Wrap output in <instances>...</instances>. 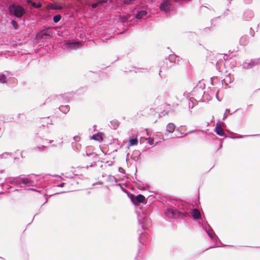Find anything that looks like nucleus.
Instances as JSON below:
<instances>
[{
    "instance_id": "nucleus-1",
    "label": "nucleus",
    "mask_w": 260,
    "mask_h": 260,
    "mask_svg": "<svg viewBox=\"0 0 260 260\" xmlns=\"http://www.w3.org/2000/svg\"><path fill=\"white\" fill-rule=\"evenodd\" d=\"M9 10L11 13L17 18H21L26 12L25 9L20 5H12L10 6Z\"/></svg>"
},
{
    "instance_id": "nucleus-2",
    "label": "nucleus",
    "mask_w": 260,
    "mask_h": 260,
    "mask_svg": "<svg viewBox=\"0 0 260 260\" xmlns=\"http://www.w3.org/2000/svg\"><path fill=\"white\" fill-rule=\"evenodd\" d=\"M165 214L167 216L170 218H175L178 217H182L186 216L187 214L186 212H181L178 211L176 209L168 208L167 209Z\"/></svg>"
},
{
    "instance_id": "nucleus-3",
    "label": "nucleus",
    "mask_w": 260,
    "mask_h": 260,
    "mask_svg": "<svg viewBox=\"0 0 260 260\" xmlns=\"http://www.w3.org/2000/svg\"><path fill=\"white\" fill-rule=\"evenodd\" d=\"M131 199L134 204L138 205V203H144L145 197L142 194H138L136 197L132 196Z\"/></svg>"
},
{
    "instance_id": "nucleus-4",
    "label": "nucleus",
    "mask_w": 260,
    "mask_h": 260,
    "mask_svg": "<svg viewBox=\"0 0 260 260\" xmlns=\"http://www.w3.org/2000/svg\"><path fill=\"white\" fill-rule=\"evenodd\" d=\"M171 3L170 0H166L162 3L160 6L161 11L168 12L171 10Z\"/></svg>"
},
{
    "instance_id": "nucleus-5",
    "label": "nucleus",
    "mask_w": 260,
    "mask_h": 260,
    "mask_svg": "<svg viewBox=\"0 0 260 260\" xmlns=\"http://www.w3.org/2000/svg\"><path fill=\"white\" fill-rule=\"evenodd\" d=\"M191 215L194 219H198L201 218V215L200 211L197 209H193L191 211Z\"/></svg>"
},
{
    "instance_id": "nucleus-6",
    "label": "nucleus",
    "mask_w": 260,
    "mask_h": 260,
    "mask_svg": "<svg viewBox=\"0 0 260 260\" xmlns=\"http://www.w3.org/2000/svg\"><path fill=\"white\" fill-rule=\"evenodd\" d=\"M175 128V125L173 123H169L167 126L166 131L169 133H172L174 131Z\"/></svg>"
},
{
    "instance_id": "nucleus-7",
    "label": "nucleus",
    "mask_w": 260,
    "mask_h": 260,
    "mask_svg": "<svg viewBox=\"0 0 260 260\" xmlns=\"http://www.w3.org/2000/svg\"><path fill=\"white\" fill-rule=\"evenodd\" d=\"M147 14V12L145 10H142L141 11L138 12L136 15V18L140 19H142L143 16H146Z\"/></svg>"
},
{
    "instance_id": "nucleus-8",
    "label": "nucleus",
    "mask_w": 260,
    "mask_h": 260,
    "mask_svg": "<svg viewBox=\"0 0 260 260\" xmlns=\"http://www.w3.org/2000/svg\"><path fill=\"white\" fill-rule=\"evenodd\" d=\"M215 131L216 134L219 136H223L224 134L223 128L218 124H217Z\"/></svg>"
},
{
    "instance_id": "nucleus-9",
    "label": "nucleus",
    "mask_w": 260,
    "mask_h": 260,
    "mask_svg": "<svg viewBox=\"0 0 260 260\" xmlns=\"http://www.w3.org/2000/svg\"><path fill=\"white\" fill-rule=\"evenodd\" d=\"M49 33L47 32V30H42L41 31H40V32H39L37 36H36V38L38 39H41L43 38V36H49Z\"/></svg>"
},
{
    "instance_id": "nucleus-10",
    "label": "nucleus",
    "mask_w": 260,
    "mask_h": 260,
    "mask_svg": "<svg viewBox=\"0 0 260 260\" xmlns=\"http://www.w3.org/2000/svg\"><path fill=\"white\" fill-rule=\"evenodd\" d=\"M92 139L99 142H101L103 141L102 134L101 133L95 134L92 136Z\"/></svg>"
},
{
    "instance_id": "nucleus-11",
    "label": "nucleus",
    "mask_w": 260,
    "mask_h": 260,
    "mask_svg": "<svg viewBox=\"0 0 260 260\" xmlns=\"http://www.w3.org/2000/svg\"><path fill=\"white\" fill-rule=\"evenodd\" d=\"M138 144V140L137 138L130 139L129 140L128 146H136Z\"/></svg>"
},
{
    "instance_id": "nucleus-12",
    "label": "nucleus",
    "mask_w": 260,
    "mask_h": 260,
    "mask_svg": "<svg viewBox=\"0 0 260 260\" xmlns=\"http://www.w3.org/2000/svg\"><path fill=\"white\" fill-rule=\"evenodd\" d=\"M107 2V0H99L98 2L97 1L96 3H93L91 5V6L93 8H95L98 7V6L100 4H102L103 3H106Z\"/></svg>"
},
{
    "instance_id": "nucleus-13",
    "label": "nucleus",
    "mask_w": 260,
    "mask_h": 260,
    "mask_svg": "<svg viewBox=\"0 0 260 260\" xmlns=\"http://www.w3.org/2000/svg\"><path fill=\"white\" fill-rule=\"evenodd\" d=\"M61 16L60 15H57L53 17V21L55 23L58 22L61 19Z\"/></svg>"
},
{
    "instance_id": "nucleus-14",
    "label": "nucleus",
    "mask_w": 260,
    "mask_h": 260,
    "mask_svg": "<svg viewBox=\"0 0 260 260\" xmlns=\"http://www.w3.org/2000/svg\"><path fill=\"white\" fill-rule=\"evenodd\" d=\"M52 8L54 10H60L62 8V7L59 5L54 4L52 6Z\"/></svg>"
},
{
    "instance_id": "nucleus-15",
    "label": "nucleus",
    "mask_w": 260,
    "mask_h": 260,
    "mask_svg": "<svg viewBox=\"0 0 260 260\" xmlns=\"http://www.w3.org/2000/svg\"><path fill=\"white\" fill-rule=\"evenodd\" d=\"M136 0H123V4L125 5H131L134 3Z\"/></svg>"
},
{
    "instance_id": "nucleus-16",
    "label": "nucleus",
    "mask_w": 260,
    "mask_h": 260,
    "mask_svg": "<svg viewBox=\"0 0 260 260\" xmlns=\"http://www.w3.org/2000/svg\"><path fill=\"white\" fill-rule=\"evenodd\" d=\"M31 5L32 7L36 8H39L42 6V4L40 3L36 4V3L33 2L31 3Z\"/></svg>"
},
{
    "instance_id": "nucleus-17",
    "label": "nucleus",
    "mask_w": 260,
    "mask_h": 260,
    "mask_svg": "<svg viewBox=\"0 0 260 260\" xmlns=\"http://www.w3.org/2000/svg\"><path fill=\"white\" fill-rule=\"evenodd\" d=\"M12 24L15 29H17L18 28V25L17 22L16 21L13 20L12 21Z\"/></svg>"
},
{
    "instance_id": "nucleus-18",
    "label": "nucleus",
    "mask_w": 260,
    "mask_h": 260,
    "mask_svg": "<svg viewBox=\"0 0 260 260\" xmlns=\"http://www.w3.org/2000/svg\"><path fill=\"white\" fill-rule=\"evenodd\" d=\"M22 182L25 184H27L29 182V180L27 178H24L22 179Z\"/></svg>"
},
{
    "instance_id": "nucleus-19",
    "label": "nucleus",
    "mask_w": 260,
    "mask_h": 260,
    "mask_svg": "<svg viewBox=\"0 0 260 260\" xmlns=\"http://www.w3.org/2000/svg\"><path fill=\"white\" fill-rule=\"evenodd\" d=\"M6 77L4 75H1V83L6 82Z\"/></svg>"
},
{
    "instance_id": "nucleus-20",
    "label": "nucleus",
    "mask_w": 260,
    "mask_h": 260,
    "mask_svg": "<svg viewBox=\"0 0 260 260\" xmlns=\"http://www.w3.org/2000/svg\"><path fill=\"white\" fill-rule=\"evenodd\" d=\"M153 142V140L152 138H150L148 140V143H150V144H152Z\"/></svg>"
},
{
    "instance_id": "nucleus-21",
    "label": "nucleus",
    "mask_w": 260,
    "mask_h": 260,
    "mask_svg": "<svg viewBox=\"0 0 260 260\" xmlns=\"http://www.w3.org/2000/svg\"><path fill=\"white\" fill-rule=\"evenodd\" d=\"M26 2H27V3H28V4H31V3H33V2H32V0H26Z\"/></svg>"
},
{
    "instance_id": "nucleus-22",
    "label": "nucleus",
    "mask_w": 260,
    "mask_h": 260,
    "mask_svg": "<svg viewBox=\"0 0 260 260\" xmlns=\"http://www.w3.org/2000/svg\"><path fill=\"white\" fill-rule=\"evenodd\" d=\"M36 148H38L39 149H41V148L40 147H37Z\"/></svg>"
}]
</instances>
